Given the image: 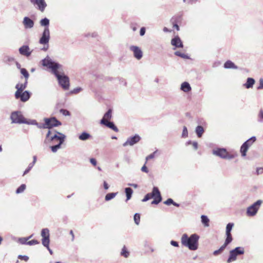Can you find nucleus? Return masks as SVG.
I'll use <instances>...</instances> for the list:
<instances>
[{
    "mask_svg": "<svg viewBox=\"0 0 263 263\" xmlns=\"http://www.w3.org/2000/svg\"><path fill=\"white\" fill-rule=\"evenodd\" d=\"M82 90V88L81 87H78L74 88L72 90H71V92L72 93L77 94L79 93L80 91Z\"/></svg>",
    "mask_w": 263,
    "mask_h": 263,
    "instance_id": "48",
    "label": "nucleus"
},
{
    "mask_svg": "<svg viewBox=\"0 0 263 263\" xmlns=\"http://www.w3.org/2000/svg\"><path fill=\"white\" fill-rule=\"evenodd\" d=\"M224 67L226 69H238V67L235 65V64L230 60L227 61L224 64Z\"/></svg>",
    "mask_w": 263,
    "mask_h": 263,
    "instance_id": "22",
    "label": "nucleus"
},
{
    "mask_svg": "<svg viewBox=\"0 0 263 263\" xmlns=\"http://www.w3.org/2000/svg\"><path fill=\"white\" fill-rule=\"evenodd\" d=\"M62 144L57 143L55 145H52L50 146V149L53 153H56L59 149L61 147V145Z\"/></svg>",
    "mask_w": 263,
    "mask_h": 263,
    "instance_id": "36",
    "label": "nucleus"
},
{
    "mask_svg": "<svg viewBox=\"0 0 263 263\" xmlns=\"http://www.w3.org/2000/svg\"><path fill=\"white\" fill-rule=\"evenodd\" d=\"M141 171L146 173L148 172V170L145 164L142 167Z\"/></svg>",
    "mask_w": 263,
    "mask_h": 263,
    "instance_id": "59",
    "label": "nucleus"
},
{
    "mask_svg": "<svg viewBox=\"0 0 263 263\" xmlns=\"http://www.w3.org/2000/svg\"><path fill=\"white\" fill-rule=\"evenodd\" d=\"M164 204L170 205L171 204H173L175 206L179 207L180 206L179 204L175 202L172 198H168L166 201L164 202Z\"/></svg>",
    "mask_w": 263,
    "mask_h": 263,
    "instance_id": "32",
    "label": "nucleus"
},
{
    "mask_svg": "<svg viewBox=\"0 0 263 263\" xmlns=\"http://www.w3.org/2000/svg\"><path fill=\"white\" fill-rule=\"evenodd\" d=\"M18 51L21 55L27 57H29L32 53V51H30L29 47L28 45H23L21 46L19 48Z\"/></svg>",
    "mask_w": 263,
    "mask_h": 263,
    "instance_id": "15",
    "label": "nucleus"
},
{
    "mask_svg": "<svg viewBox=\"0 0 263 263\" xmlns=\"http://www.w3.org/2000/svg\"><path fill=\"white\" fill-rule=\"evenodd\" d=\"M25 119L20 111H13L10 115L12 123L23 124L26 122Z\"/></svg>",
    "mask_w": 263,
    "mask_h": 263,
    "instance_id": "7",
    "label": "nucleus"
},
{
    "mask_svg": "<svg viewBox=\"0 0 263 263\" xmlns=\"http://www.w3.org/2000/svg\"><path fill=\"white\" fill-rule=\"evenodd\" d=\"M171 44L176 48H183V44L179 36H175L171 40Z\"/></svg>",
    "mask_w": 263,
    "mask_h": 263,
    "instance_id": "19",
    "label": "nucleus"
},
{
    "mask_svg": "<svg viewBox=\"0 0 263 263\" xmlns=\"http://www.w3.org/2000/svg\"><path fill=\"white\" fill-rule=\"evenodd\" d=\"M222 252V251L220 249H219L218 250H215L213 252V255L215 256H217L220 253H221Z\"/></svg>",
    "mask_w": 263,
    "mask_h": 263,
    "instance_id": "58",
    "label": "nucleus"
},
{
    "mask_svg": "<svg viewBox=\"0 0 263 263\" xmlns=\"http://www.w3.org/2000/svg\"><path fill=\"white\" fill-rule=\"evenodd\" d=\"M228 245H229L224 242V243L220 247L219 249L222 251H223L226 249V248L228 246Z\"/></svg>",
    "mask_w": 263,
    "mask_h": 263,
    "instance_id": "60",
    "label": "nucleus"
},
{
    "mask_svg": "<svg viewBox=\"0 0 263 263\" xmlns=\"http://www.w3.org/2000/svg\"><path fill=\"white\" fill-rule=\"evenodd\" d=\"M30 1L33 4H36L41 12H43L47 6L44 0H30Z\"/></svg>",
    "mask_w": 263,
    "mask_h": 263,
    "instance_id": "16",
    "label": "nucleus"
},
{
    "mask_svg": "<svg viewBox=\"0 0 263 263\" xmlns=\"http://www.w3.org/2000/svg\"><path fill=\"white\" fill-rule=\"evenodd\" d=\"M145 33V28L144 27L141 28L140 30V35L141 36H143Z\"/></svg>",
    "mask_w": 263,
    "mask_h": 263,
    "instance_id": "54",
    "label": "nucleus"
},
{
    "mask_svg": "<svg viewBox=\"0 0 263 263\" xmlns=\"http://www.w3.org/2000/svg\"><path fill=\"white\" fill-rule=\"evenodd\" d=\"M103 187L105 190H108L109 188V185L105 181H104L103 182Z\"/></svg>",
    "mask_w": 263,
    "mask_h": 263,
    "instance_id": "62",
    "label": "nucleus"
},
{
    "mask_svg": "<svg viewBox=\"0 0 263 263\" xmlns=\"http://www.w3.org/2000/svg\"><path fill=\"white\" fill-rule=\"evenodd\" d=\"M33 235H31V236H30L29 237H27V238H21L19 239V241L21 243L23 244V245H25V244H26L27 245V240L30 239V238H31L32 237Z\"/></svg>",
    "mask_w": 263,
    "mask_h": 263,
    "instance_id": "43",
    "label": "nucleus"
},
{
    "mask_svg": "<svg viewBox=\"0 0 263 263\" xmlns=\"http://www.w3.org/2000/svg\"><path fill=\"white\" fill-rule=\"evenodd\" d=\"M174 54L184 59H190V57L187 54L181 53L179 51H175Z\"/></svg>",
    "mask_w": 263,
    "mask_h": 263,
    "instance_id": "35",
    "label": "nucleus"
},
{
    "mask_svg": "<svg viewBox=\"0 0 263 263\" xmlns=\"http://www.w3.org/2000/svg\"><path fill=\"white\" fill-rule=\"evenodd\" d=\"M34 166V165H33V164H32L31 163H30L28 167L25 170V171H24V173H23V176L25 175L26 174H28L29 171L31 170V169L33 167V166Z\"/></svg>",
    "mask_w": 263,
    "mask_h": 263,
    "instance_id": "46",
    "label": "nucleus"
},
{
    "mask_svg": "<svg viewBox=\"0 0 263 263\" xmlns=\"http://www.w3.org/2000/svg\"><path fill=\"white\" fill-rule=\"evenodd\" d=\"M256 140V137L253 136L245 141L244 143H246V145L248 148L250 147Z\"/></svg>",
    "mask_w": 263,
    "mask_h": 263,
    "instance_id": "31",
    "label": "nucleus"
},
{
    "mask_svg": "<svg viewBox=\"0 0 263 263\" xmlns=\"http://www.w3.org/2000/svg\"><path fill=\"white\" fill-rule=\"evenodd\" d=\"M212 154L224 159L231 160L235 157L234 155L230 154L224 148L214 149L212 151Z\"/></svg>",
    "mask_w": 263,
    "mask_h": 263,
    "instance_id": "6",
    "label": "nucleus"
},
{
    "mask_svg": "<svg viewBox=\"0 0 263 263\" xmlns=\"http://www.w3.org/2000/svg\"><path fill=\"white\" fill-rule=\"evenodd\" d=\"M151 193H147L145 195L144 198L142 200V202H146L149 200L151 198H152V196H151Z\"/></svg>",
    "mask_w": 263,
    "mask_h": 263,
    "instance_id": "49",
    "label": "nucleus"
},
{
    "mask_svg": "<svg viewBox=\"0 0 263 263\" xmlns=\"http://www.w3.org/2000/svg\"><path fill=\"white\" fill-rule=\"evenodd\" d=\"M18 258L20 259L24 260L25 261H27L29 260V257L27 255H19Z\"/></svg>",
    "mask_w": 263,
    "mask_h": 263,
    "instance_id": "51",
    "label": "nucleus"
},
{
    "mask_svg": "<svg viewBox=\"0 0 263 263\" xmlns=\"http://www.w3.org/2000/svg\"><path fill=\"white\" fill-rule=\"evenodd\" d=\"M192 145H193L194 150H197L198 149V144L197 142H196V141L193 142Z\"/></svg>",
    "mask_w": 263,
    "mask_h": 263,
    "instance_id": "56",
    "label": "nucleus"
},
{
    "mask_svg": "<svg viewBox=\"0 0 263 263\" xmlns=\"http://www.w3.org/2000/svg\"><path fill=\"white\" fill-rule=\"evenodd\" d=\"M39 242L35 239H33L27 242V245L29 246L39 244Z\"/></svg>",
    "mask_w": 263,
    "mask_h": 263,
    "instance_id": "50",
    "label": "nucleus"
},
{
    "mask_svg": "<svg viewBox=\"0 0 263 263\" xmlns=\"http://www.w3.org/2000/svg\"><path fill=\"white\" fill-rule=\"evenodd\" d=\"M21 73L24 76L25 79H28L29 77V74L28 71L25 68H21Z\"/></svg>",
    "mask_w": 263,
    "mask_h": 263,
    "instance_id": "42",
    "label": "nucleus"
},
{
    "mask_svg": "<svg viewBox=\"0 0 263 263\" xmlns=\"http://www.w3.org/2000/svg\"><path fill=\"white\" fill-rule=\"evenodd\" d=\"M23 24L26 29H30L34 26V22L30 18L25 16L23 18Z\"/></svg>",
    "mask_w": 263,
    "mask_h": 263,
    "instance_id": "18",
    "label": "nucleus"
},
{
    "mask_svg": "<svg viewBox=\"0 0 263 263\" xmlns=\"http://www.w3.org/2000/svg\"><path fill=\"white\" fill-rule=\"evenodd\" d=\"M130 50L133 52L134 57L137 60H140L143 56V53L141 49L137 46H130Z\"/></svg>",
    "mask_w": 263,
    "mask_h": 263,
    "instance_id": "14",
    "label": "nucleus"
},
{
    "mask_svg": "<svg viewBox=\"0 0 263 263\" xmlns=\"http://www.w3.org/2000/svg\"><path fill=\"white\" fill-rule=\"evenodd\" d=\"M180 89L184 92H188L191 90L192 88L188 82H184L181 85Z\"/></svg>",
    "mask_w": 263,
    "mask_h": 263,
    "instance_id": "21",
    "label": "nucleus"
},
{
    "mask_svg": "<svg viewBox=\"0 0 263 263\" xmlns=\"http://www.w3.org/2000/svg\"><path fill=\"white\" fill-rule=\"evenodd\" d=\"M41 236L42 245L45 247H48V245L50 243V233L49 230L48 228H44L41 231Z\"/></svg>",
    "mask_w": 263,
    "mask_h": 263,
    "instance_id": "10",
    "label": "nucleus"
},
{
    "mask_svg": "<svg viewBox=\"0 0 263 263\" xmlns=\"http://www.w3.org/2000/svg\"><path fill=\"white\" fill-rule=\"evenodd\" d=\"M118 192L116 193H109L106 195L105 197V200L106 201H109L113 199L117 195Z\"/></svg>",
    "mask_w": 263,
    "mask_h": 263,
    "instance_id": "33",
    "label": "nucleus"
},
{
    "mask_svg": "<svg viewBox=\"0 0 263 263\" xmlns=\"http://www.w3.org/2000/svg\"><path fill=\"white\" fill-rule=\"evenodd\" d=\"M60 112L65 116H70V112L68 110L65 109H61L60 110Z\"/></svg>",
    "mask_w": 263,
    "mask_h": 263,
    "instance_id": "47",
    "label": "nucleus"
},
{
    "mask_svg": "<svg viewBox=\"0 0 263 263\" xmlns=\"http://www.w3.org/2000/svg\"><path fill=\"white\" fill-rule=\"evenodd\" d=\"M258 121L260 123L263 122V110L260 109L258 115Z\"/></svg>",
    "mask_w": 263,
    "mask_h": 263,
    "instance_id": "44",
    "label": "nucleus"
},
{
    "mask_svg": "<svg viewBox=\"0 0 263 263\" xmlns=\"http://www.w3.org/2000/svg\"><path fill=\"white\" fill-rule=\"evenodd\" d=\"M121 255L125 258H127L129 256V252L125 246L122 249Z\"/></svg>",
    "mask_w": 263,
    "mask_h": 263,
    "instance_id": "34",
    "label": "nucleus"
},
{
    "mask_svg": "<svg viewBox=\"0 0 263 263\" xmlns=\"http://www.w3.org/2000/svg\"><path fill=\"white\" fill-rule=\"evenodd\" d=\"M255 82V80L253 78H248L247 79L246 82L243 84V86L247 89L252 88Z\"/></svg>",
    "mask_w": 263,
    "mask_h": 263,
    "instance_id": "20",
    "label": "nucleus"
},
{
    "mask_svg": "<svg viewBox=\"0 0 263 263\" xmlns=\"http://www.w3.org/2000/svg\"><path fill=\"white\" fill-rule=\"evenodd\" d=\"M156 153V152L153 153L152 154L149 155L148 156H147L146 157V161H147V160H149V159H153L155 157V154ZM146 163V162H145V163Z\"/></svg>",
    "mask_w": 263,
    "mask_h": 263,
    "instance_id": "52",
    "label": "nucleus"
},
{
    "mask_svg": "<svg viewBox=\"0 0 263 263\" xmlns=\"http://www.w3.org/2000/svg\"><path fill=\"white\" fill-rule=\"evenodd\" d=\"M26 185L25 184H21L16 190L15 193L16 194H20L23 193L25 189H26Z\"/></svg>",
    "mask_w": 263,
    "mask_h": 263,
    "instance_id": "38",
    "label": "nucleus"
},
{
    "mask_svg": "<svg viewBox=\"0 0 263 263\" xmlns=\"http://www.w3.org/2000/svg\"><path fill=\"white\" fill-rule=\"evenodd\" d=\"M91 137V135L86 132H84L79 136V139L82 141H86Z\"/></svg>",
    "mask_w": 263,
    "mask_h": 263,
    "instance_id": "24",
    "label": "nucleus"
},
{
    "mask_svg": "<svg viewBox=\"0 0 263 263\" xmlns=\"http://www.w3.org/2000/svg\"><path fill=\"white\" fill-rule=\"evenodd\" d=\"M198 0H189V3L191 4H195L197 2Z\"/></svg>",
    "mask_w": 263,
    "mask_h": 263,
    "instance_id": "64",
    "label": "nucleus"
},
{
    "mask_svg": "<svg viewBox=\"0 0 263 263\" xmlns=\"http://www.w3.org/2000/svg\"><path fill=\"white\" fill-rule=\"evenodd\" d=\"M135 223L137 225H139L140 221V215L139 213H135L134 216Z\"/></svg>",
    "mask_w": 263,
    "mask_h": 263,
    "instance_id": "39",
    "label": "nucleus"
},
{
    "mask_svg": "<svg viewBox=\"0 0 263 263\" xmlns=\"http://www.w3.org/2000/svg\"><path fill=\"white\" fill-rule=\"evenodd\" d=\"M44 123L42 125L43 129H51L52 128L58 127L62 125V123L55 117L45 118L44 119Z\"/></svg>",
    "mask_w": 263,
    "mask_h": 263,
    "instance_id": "5",
    "label": "nucleus"
},
{
    "mask_svg": "<svg viewBox=\"0 0 263 263\" xmlns=\"http://www.w3.org/2000/svg\"><path fill=\"white\" fill-rule=\"evenodd\" d=\"M90 162L94 166H96L97 165V161L95 158H91L90 159Z\"/></svg>",
    "mask_w": 263,
    "mask_h": 263,
    "instance_id": "61",
    "label": "nucleus"
},
{
    "mask_svg": "<svg viewBox=\"0 0 263 263\" xmlns=\"http://www.w3.org/2000/svg\"><path fill=\"white\" fill-rule=\"evenodd\" d=\"M25 123H24L23 124H26L28 125H36L39 128H42V124H39L36 122L35 120H30L29 121H27L26 119H25Z\"/></svg>",
    "mask_w": 263,
    "mask_h": 263,
    "instance_id": "23",
    "label": "nucleus"
},
{
    "mask_svg": "<svg viewBox=\"0 0 263 263\" xmlns=\"http://www.w3.org/2000/svg\"><path fill=\"white\" fill-rule=\"evenodd\" d=\"M195 132L197 136L199 138H200L204 132L203 127L201 125H198L196 127Z\"/></svg>",
    "mask_w": 263,
    "mask_h": 263,
    "instance_id": "29",
    "label": "nucleus"
},
{
    "mask_svg": "<svg viewBox=\"0 0 263 263\" xmlns=\"http://www.w3.org/2000/svg\"><path fill=\"white\" fill-rule=\"evenodd\" d=\"M16 89H17L16 91H23L25 88V85L23 84H17L15 86Z\"/></svg>",
    "mask_w": 263,
    "mask_h": 263,
    "instance_id": "41",
    "label": "nucleus"
},
{
    "mask_svg": "<svg viewBox=\"0 0 263 263\" xmlns=\"http://www.w3.org/2000/svg\"><path fill=\"white\" fill-rule=\"evenodd\" d=\"M170 243H171V245L174 247H179V243L177 241H176L174 240H171Z\"/></svg>",
    "mask_w": 263,
    "mask_h": 263,
    "instance_id": "55",
    "label": "nucleus"
},
{
    "mask_svg": "<svg viewBox=\"0 0 263 263\" xmlns=\"http://www.w3.org/2000/svg\"><path fill=\"white\" fill-rule=\"evenodd\" d=\"M50 40V31L49 28H44L42 36L39 40V43L46 45L49 43Z\"/></svg>",
    "mask_w": 263,
    "mask_h": 263,
    "instance_id": "12",
    "label": "nucleus"
},
{
    "mask_svg": "<svg viewBox=\"0 0 263 263\" xmlns=\"http://www.w3.org/2000/svg\"><path fill=\"white\" fill-rule=\"evenodd\" d=\"M245 248L242 247H237L230 251L229 256L227 259V263H231L237 260V257L244 254Z\"/></svg>",
    "mask_w": 263,
    "mask_h": 263,
    "instance_id": "4",
    "label": "nucleus"
},
{
    "mask_svg": "<svg viewBox=\"0 0 263 263\" xmlns=\"http://www.w3.org/2000/svg\"><path fill=\"white\" fill-rule=\"evenodd\" d=\"M112 117V110L109 109L107 111L104 115L103 118L101 120H104L105 121H109Z\"/></svg>",
    "mask_w": 263,
    "mask_h": 263,
    "instance_id": "28",
    "label": "nucleus"
},
{
    "mask_svg": "<svg viewBox=\"0 0 263 263\" xmlns=\"http://www.w3.org/2000/svg\"><path fill=\"white\" fill-rule=\"evenodd\" d=\"M151 195L152 198L154 199L153 201L151 202L152 204H158L161 202L162 197L158 187H153Z\"/></svg>",
    "mask_w": 263,
    "mask_h": 263,
    "instance_id": "8",
    "label": "nucleus"
},
{
    "mask_svg": "<svg viewBox=\"0 0 263 263\" xmlns=\"http://www.w3.org/2000/svg\"><path fill=\"white\" fill-rule=\"evenodd\" d=\"M173 27L176 28L177 31L179 30V26L177 24H174Z\"/></svg>",
    "mask_w": 263,
    "mask_h": 263,
    "instance_id": "63",
    "label": "nucleus"
},
{
    "mask_svg": "<svg viewBox=\"0 0 263 263\" xmlns=\"http://www.w3.org/2000/svg\"><path fill=\"white\" fill-rule=\"evenodd\" d=\"M262 203L261 200H258L251 206H249L247 210V214L249 216L255 215Z\"/></svg>",
    "mask_w": 263,
    "mask_h": 263,
    "instance_id": "9",
    "label": "nucleus"
},
{
    "mask_svg": "<svg viewBox=\"0 0 263 263\" xmlns=\"http://www.w3.org/2000/svg\"><path fill=\"white\" fill-rule=\"evenodd\" d=\"M100 123L102 125L106 126V127L112 129L114 131L116 132H118V128L115 125L113 122H110L109 121H105L104 120H101Z\"/></svg>",
    "mask_w": 263,
    "mask_h": 263,
    "instance_id": "17",
    "label": "nucleus"
},
{
    "mask_svg": "<svg viewBox=\"0 0 263 263\" xmlns=\"http://www.w3.org/2000/svg\"><path fill=\"white\" fill-rule=\"evenodd\" d=\"M263 173V167H258L256 169V174L259 175Z\"/></svg>",
    "mask_w": 263,
    "mask_h": 263,
    "instance_id": "53",
    "label": "nucleus"
},
{
    "mask_svg": "<svg viewBox=\"0 0 263 263\" xmlns=\"http://www.w3.org/2000/svg\"><path fill=\"white\" fill-rule=\"evenodd\" d=\"M31 93L28 91L25 90L24 91H16L15 92V97L16 99H20V100L23 102L27 101L30 98Z\"/></svg>",
    "mask_w": 263,
    "mask_h": 263,
    "instance_id": "11",
    "label": "nucleus"
},
{
    "mask_svg": "<svg viewBox=\"0 0 263 263\" xmlns=\"http://www.w3.org/2000/svg\"><path fill=\"white\" fill-rule=\"evenodd\" d=\"M234 227V223L230 222L227 224L226 226V234H231V232L232 231V229L233 227Z\"/></svg>",
    "mask_w": 263,
    "mask_h": 263,
    "instance_id": "37",
    "label": "nucleus"
},
{
    "mask_svg": "<svg viewBox=\"0 0 263 263\" xmlns=\"http://www.w3.org/2000/svg\"><path fill=\"white\" fill-rule=\"evenodd\" d=\"M125 193L126 196V200L127 201L131 198L133 193V191L132 189H131L130 187H126L125 189Z\"/></svg>",
    "mask_w": 263,
    "mask_h": 263,
    "instance_id": "25",
    "label": "nucleus"
},
{
    "mask_svg": "<svg viewBox=\"0 0 263 263\" xmlns=\"http://www.w3.org/2000/svg\"><path fill=\"white\" fill-rule=\"evenodd\" d=\"M199 236L193 234L189 236L186 233L183 234L181 237V244L191 251H195L198 248Z\"/></svg>",
    "mask_w": 263,
    "mask_h": 263,
    "instance_id": "2",
    "label": "nucleus"
},
{
    "mask_svg": "<svg viewBox=\"0 0 263 263\" xmlns=\"http://www.w3.org/2000/svg\"><path fill=\"white\" fill-rule=\"evenodd\" d=\"M141 139V137L137 134H136L134 136L130 137L127 138L126 142L123 144V146H126L127 145L133 146L134 144L139 142Z\"/></svg>",
    "mask_w": 263,
    "mask_h": 263,
    "instance_id": "13",
    "label": "nucleus"
},
{
    "mask_svg": "<svg viewBox=\"0 0 263 263\" xmlns=\"http://www.w3.org/2000/svg\"><path fill=\"white\" fill-rule=\"evenodd\" d=\"M42 65L44 67L51 69L52 73L55 75L58 80L59 85L64 89L69 88V79L65 74H60L58 69L62 67L58 63L53 61L48 55L41 61Z\"/></svg>",
    "mask_w": 263,
    "mask_h": 263,
    "instance_id": "1",
    "label": "nucleus"
},
{
    "mask_svg": "<svg viewBox=\"0 0 263 263\" xmlns=\"http://www.w3.org/2000/svg\"><path fill=\"white\" fill-rule=\"evenodd\" d=\"M182 138H186L188 137V131L186 126H183L182 133L181 135Z\"/></svg>",
    "mask_w": 263,
    "mask_h": 263,
    "instance_id": "45",
    "label": "nucleus"
},
{
    "mask_svg": "<svg viewBox=\"0 0 263 263\" xmlns=\"http://www.w3.org/2000/svg\"><path fill=\"white\" fill-rule=\"evenodd\" d=\"M40 25L42 26H44V28H49V20L46 17L42 19L40 22Z\"/></svg>",
    "mask_w": 263,
    "mask_h": 263,
    "instance_id": "27",
    "label": "nucleus"
},
{
    "mask_svg": "<svg viewBox=\"0 0 263 263\" xmlns=\"http://www.w3.org/2000/svg\"><path fill=\"white\" fill-rule=\"evenodd\" d=\"M246 144V143H243L240 147V151L242 157H245L246 156L247 152L249 149Z\"/></svg>",
    "mask_w": 263,
    "mask_h": 263,
    "instance_id": "26",
    "label": "nucleus"
},
{
    "mask_svg": "<svg viewBox=\"0 0 263 263\" xmlns=\"http://www.w3.org/2000/svg\"><path fill=\"white\" fill-rule=\"evenodd\" d=\"M201 222L204 227H209V219L205 215H202L201 216Z\"/></svg>",
    "mask_w": 263,
    "mask_h": 263,
    "instance_id": "30",
    "label": "nucleus"
},
{
    "mask_svg": "<svg viewBox=\"0 0 263 263\" xmlns=\"http://www.w3.org/2000/svg\"><path fill=\"white\" fill-rule=\"evenodd\" d=\"M66 138V136L56 130H49L46 135V140L52 143L63 144Z\"/></svg>",
    "mask_w": 263,
    "mask_h": 263,
    "instance_id": "3",
    "label": "nucleus"
},
{
    "mask_svg": "<svg viewBox=\"0 0 263 263\" xmlns=\"http://www.w3.org/2000/svg\"><path fill=\"white\" fill-rule=\"evenodd\" d=\"M226 238L224 242L229 245L233 240V237L231 234H226Z\"/></svg>",
    "mask_w": 263,
    "mask_h": 263,
    "instance_id": "40",
    "label": "nucleus"
},
{
    "mask_svg": "<svg viewBox=\"0 0 263 263\" xmlns=\"http://www.w3.org/2000/svg\"><path fill=\"white\" fill-rule=\"evenodd\" d=\"M258 89H263V79H260L259 80V86L258 87Z\"/></svg>",
    "mask_w": 263,
    "mask_h": 263,
    "instance_id": "57",
    "label": "nucleus"
}]
</instances>
